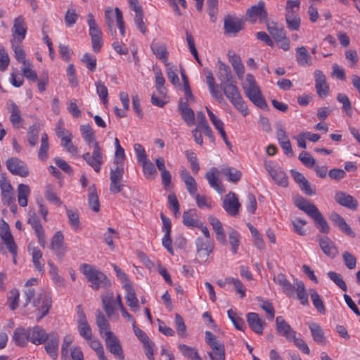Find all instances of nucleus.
Wrapping results in <instances>:
<instances>
[{
    "mask_svg": "<svg viewBox=\"0 0 360 360\" xmlns=\"http://www.w3.org/2000/svg\"><path fill=\"white\" fill-rule=\"evenodd\" d=\"M285 20L287 27L290 30H298L300 27V18L297 13H286Z\"/></svg>",
    "mask_w": 360,
    "mask_h": 360,
    "instance_id": "nucleus-52",
    "label": "nucleus"
},
{
    "mask_svg": "<svg viewBox=\"0 0 360 360\" xmlns=\"http://www.w3.org/2000/svg\"><path fill=\"white\" fill-rule=\"evenodd\" d=\"M265 168L272 179L279 186L286 187L288 184V177L281 167L273 162H266Z\"/></svg>",
    "mask_w": 360,
    "mask_h": 360,
    "instance_id": "nucleus-10",
    "label": "nucleus"
},
{
    "mask_svg": "<svg viewBox=\"0 0 360 360\" xmlns=\"http://www.w3.org/2000/svg\"><path fill=\"white\" fill-rule=\"evenodd\" d=\"M219 171L216 167H212L206 173L205 178L207 180L210 187L214 188L217 192L221 194L224 192V188L221 182L219 180L218 175Z\"/></svg>",
    "mask_w": 360,
    "mask_h": 360,
    "instance_id": "nucleus-26",
    "label": "nucleus"
},
{
    "mask_svg": "<svg viewBox=\"0 0 360 360\" xmlns=\"http://www.w3.org/2000/svg\"><path fill=\"white\" fill-rule=\"evenodd\" d=\"M178 349L184 357L188 358L190 360H201V358L198 355V351L195 347H192L184 344H180L178 346Z\"/></svg>",
    "mask_w": 360,
    "mask_h": 360,
    "instance_id": "nucleus-47",
    "label": "nucleus"
},
{
    "mask_svg": "<svg viewBox=\"0 0 360 360\" xmlns=\"http://www.w3.org/2000/svg\"><path fill=\"white\" fill-rule=\"evenodd\" d=\"M309 328L314 342L321 345L326 344V338L323 330L319 323L315 322L309 323Z\"/></svg>",
    "mask_w": 360,
    "mask_h": 360,
    "instance_id": "nucleus-35",
    "label": "nucleus"
},
{
    "mask_svg": "<svg viewBox=\"0 0 360 360\" xmlns=\"http://www.w3.org/2000/svg\"><path fill=\"white\" fill-rule=\"evenodd\" d=\"M334 198L338 204L350 210L354 211L358 207L356 199L346 192L336 191Z\"/></svg>",
    "mask_w": 360,
    "mask_h": 360,
    "instance_id": "nucleus-15",
    "label": "nucleus"
},
{
    "mask_svg": "<svg viewBox=\"0 0 360 360\" xmlns=\"http://www.w3.org/2000/svg\"><path fill=\"white\" fill-rule=\"evenodd\" d=\"M82 136L87 145L94 143L92 155L86 153L82 155V158L96 172H99L101 165L103 163L102 149L99 143L96 141L95 132L90 124H82L80 126Z\"/></svg>",
    "mask_w": 360,
    "mask_h": 360,
    "instance_id": "nucleus-1",
    "label": "nucleus"
},
{
    "mask_svg": "<svg viewBox=\"0 0 360 360\" xmlns=\"http://www.w3.org/2000/svg\"><path fill=\"white\" fill-rule=\"evenodd\" d=\"M295 204L300 210L303 211L314 220L316 227L321 233H329L330 226L327 221L314 204L311 203L309 200L302 197L296 199Z\"/></svg>",
    "mask_w": 360,
    "mask_h": 360,
    "instance_id": "nucleus-2",
    "label": "nucleus"
},
{
    "mask_svg": "<svg viewBox=\"0 0 360 360\" xmlns=\"http://www.w3.org/2000/svg\"><path fill=\"white\" fill-rule=\"evenodd\" d=\"M228 316L232 321L234 326L240 330H244L245 328V323L243 319L240 317L235 311L233 309H229L227 311Z\"/></svg>",
    "mask_w": 360,
    "mask_h": 360,
    "instance_id": "nucleus-56",
    "label": "nucleus"
},
{
    "mask_svg": "<svg viewBox=\"0 0 360 360\" xmlns=\"http://www.w3.org/2000/svg\"><path fill=\"white\" fill-rule=\"evenodd\" d=\"M28 251L32 255L34 268L41 274H44L45 271L44 264L40 262L42 258V253L41 250L37 247H31L29 245Z\"/></svg>",
    "mask_w": 360,
    "mask_h": 360,
    "instance_id": "nucleus-38",
    "label": "nucleus"
},
{
    "mask_svg": "<svg viewBox=\"0 0 360 360\" xmlns=\"http://www.w3.org/2000/svg\"><path fill=\"white\" fill-rule=\"evenodd\" d=\"M31 63L29 61H24V65L21 68L23 75L29 80L35 82L37 79V75L35 71L32 70Z\"/></svg>",
    "mask_w": 360,
    "mask_h": 360,
    "instance_id": "nucleus-61",
    "label": "nucleus"
},
{
    "mask_svg": "<svg viewBox=\"0 0 360 360\" xmlns=\"http://www.w3.org/2000/svg\"><path fill=\"white\" fill-rule=\"evenodd\" d=\"M50 248L58 257L62 258L65 255L67 248L64 242V236L61 231H57L54 234L51 239Z\"/></svg>",
    "mask_w": 360,
    "mask_h": 360,
    "instance_id": "nucleus-20",
    "label": "nucleus"
},
{
    "mask_svg": "<svg viewBox=\"0 0 360 360\" xmlns=\"http://www.w3.org/2000/svg\"><path fill=\"white\" fill-rule=\"evenodd\" d=\"M311 299L312 303H313L314 307L316 309V310L320 314H325L326 308H325L324 304H323L320 295H319V293L316 291L314 290L311 293Z\"/></svg>",
    "mask_w": 360,
    "mask_h": 360,
    "instance_id": "nucleus-60",
    "label": "nucleus"
},
{
    "mask_svg": "<svg viewBox=\"0 0 360 360\" xmlns=\"http://www.w3.org/2000/svg\"><path fill=\"white\" fill-rule=\"evenodd\" d=\"M267 29L276 41L283 39L286 36L284 28L278 27L276 24L269 25Z\"/></svg>",
    "mask_w": 360,
    "mask_h": 360,
    "instance_id": "nucleus-54",
    "label": "nucleus"
},
{
    "mask_svg": "<svg viewBox=\"0 0 360 360\" xmlns=\"http://www.w3.org/2000/svg\"><path fill=\"white\" fill-rule=\"evenodd\" d=\"M296 60L298 65L303 67L312 65V58L304 46L296 49Z\"/></svg>",
    "mask_w": 360,
    "mask_h": 360,
    "instance_id": "nucleus-41",
    "label": "nucleus"
},
{
    "mask_svg": "<svg viewBox=\"0 0 360 360\" xmlns=\"http://www.w3.org/2000/svg\"><path fill=\"white\" fill-rule=\"evenodd\" d=\"M222 207L229 215L235 217L238 214L241 205L238 201L236 194L230 191L224 197Z\"/></svg>",
    "mask_w": 360,
    "mask_h": 360,
    "instance_id": "nucleus-13",
    "label": "nucleus"
},
{
    "mask_svg": "<svg viewBox=\"0 0 360 360\" xmlns=\"http://www.w3.org/2000/svg\"><path fill=\"white\" fill-rule=\"evenodd\" d=\"M185 155L188 161L191 164V167L193 172L194 174H197L200 170V165L196 155L194 152L188 150L185 151Z\"/></svg>",
    "mask_w": 360,
    "mask_h": 360,
    "instance_id": "nucleus-64",
    "label": "nucleus"
},
{
    "mask_svg": "<svg viewBox=\"0 0 360 360\" xmlns=\"http://www.w3.org/2000/svg\"><path fill=\"white\" fill-rule=\"evenodd\" d=\"M247 97L258 108L265 110L268 108L257 82L252 74H247L245 81L242 84Z\"/></svg>",
    "mask_w": 360,
    "mask_h": 360,
    "instance_id": "nucleus-3",
    "label": "nucleus"
},
{
    "mask_svg": "<svg viewBox=\"0 0 360 360\" xmlns=\"http://www.w3.org/2000/svg\"><path fill=\"white\" fill-rule=\"evenodd\" d=\"M7 108L10 112L9 120L12 125L15 128H19L23 122V119L18 106L13 101H9Z\"/></svg>",
    "mask_w": 360,
    "mask_h": 360,
    "instance_id": "nucleus-28",
    "label": "nucleus"
},
{
    "mask_svg": "<svg viewBox=\"0 0 360 360\" xmlns=\"http://www.w3.org/2000/svg\"><path fill=\"white\" fill-rule=\"evenodd\" d=\"M178 110L181 114L182 119L188 126L191 127L194 124L195 113L190 108L187 101H184L182 99H180L178 105Z\"/></svg>",
    "mask_w": 360,
    "mask_h": 360,
    "instance_id": "nucleus-24",
    "label": "nucleus"
},
{
    "mask_svg": "<svg viewBox=\"0 0 360 360\" xmlns=\"http://www.w3.org/2000/svg\"><path fill=\"white\" fill-rule=\"evenodd\" d=\"M208 221L216 233L217 240L222 245H226L227 244V241L221 222L217 217L212 215L208 217Z\"/></svg>",
    "mask_w": 360,
    "mask_h": 360,
    "instance_id": "nucleus-30",
    "label": "nucleus"
},
{
    "mask_svg": "<svg viewBox=\"0 0 360 360\" xmlns=\"http://www.w3.org/2000/svg\"><path fill=\"white\" fill-rule=\"evenodd\" d=\"M81 271L90 283L94 290L99 288L107 289L110 287L111 283L106 276L95 266L89 264L81 265Z\"/></svg>",
    "mask_w": 360,
    "mask_h": 360,
    "instance_id": "nucleus-4",
    "label": "nucleus"
},
{
    "mask_svg": "<svg viewBox=\"0 0 360 360\" xmlns=\"http://www.w3.org/2000/svg\"><path fill=\"white\" fill-rule=\"evenodd\" d=\"M233 105L245 117L248 113V106L243 99L238 87L233 83L220 87Z\"/></svg>",
    "mask_w": 360,
    "mask_h": 360,
    "instance_id": "nucleus-5",
    "label": "nucleus"
},
{
    "mask_svg": "<svg viewBox=\"0 0 360 360\" xmlns=\"http://www.w3.org/2000/svg\"><path fill=\"white\" fill-rule=\"evenodd\" d=\"M30 341L36 345L45 343L51 336V333H47L40 326L30 328Z\"/></svg>",
    "mask_w": 360,
    "mask_h": 360,
    "instance_id": "nucleus-21",
    "label": "nucleus"
},
{
    "mask_svg": "<svg viewBox=\"0 0 360 360\" xmlns=\"http://www.w3.org/2000/svg\"><path fill=\"white\" fill-rule=\"evenodd\" d=\"M180 176L181 180L184 182L186 189L190 195H195L198 191V188L195 179L186 169L181 170Z\"/></svg>",
    "mask_w": 360,
    "mask_h": 360,
    "instance_id": "nucleus-37",
    "label": "nucleus"
},
{
    "mask_svg": "<svg viewBox=\"0 0 360 360\" xmlns=\"http://www.w3.org/2000/svg\"><path fill=\"white\" fill-rule=\"evenodd\" d=\"M12 32L13 39L11 41H17L18 44H20L25 39L27 33V27L22 16H18L14 20Z\"/></svg>",
    "mask_w": 360,
    "mask_h": 360,
    "instance_id": "nucleus-18",
    "label": "nucleus"
},
{
    "mask_svg": "<svg viewBox=\"0 0 360 360\" xmlns=\"http://www.w3.org/2000/svg\"><path fill=\"white\" fill-rule=\"evenodd\" d=\"M59 336L56 332H51V336L46 340L44 349L47 354L53 359L56 360L58 356Z\"/></svg>",
    "mask_w": 360,
    "mask_h": 360,
    "instance_id": "nucleus-22",
    "label": "nucleus"
},
{
    "mask_svg": "<svg viewBox=\"0 0 360 360\" xmlns=\"http://www.w3.org/2000/svg\"><path fill=\"white\" fill-rule=\"evenodd\" d=\"M247 15L250 20L255 21L257 17L264 20L267 18L268 14L265 10L264 2L261 1L257 4L252 6L247 10Z\"/></svg>",
    "mask_w": 360,
    "mask_h": 360,
    "instance_id": "nucleus-27",
    "label": "nucleus"
},
{
    "mask_svg": "<svg viewBox=\"0 0 360 360\" xmlns=\"http://www.w3.org/2000/svg\"><path fill=\"white\" fill-rule=\"evenodd\" d=\"M276 330L278 335L285 337L288 341H292L296 335V332L281 316L276 318Z\"/></svg>",
    "mask_w": 360,
    "mask_h": 360,
    "instance_id": "nucleus-17",
    "label": "nucleus"
},
{
    "mask_svg": "<svg viewBox=\"0 0 360 360\" xmlns=\"http://www.w3.org/2000/svg\"><path fill=\"white\" fill-rule=\"evenodd\" d=\"M39 126L34 124L30 126L27 131V141L32 147L37 145L39 139Z\"/></svg>",
    "mask_w": 360,
    "mask_h": 360,
    "instance_id": "nucleus-53",
    "label": "nucleus"
},
{
    "mask_svg": "<svg viewBox=\"0 0 360 360\" xmlns=\"http://www.w3.org/2000/svg\"><path fill=\"white\" fill-rule=\"evenodd\" d=\"M327 275L343 291L346 292L347 290V285L340 274L335 271H329Z\"/></svg>",
    "mask_w": 360,
    "mask_h": 360,
    "instance_id": "nucleus-62",
    "label": "nucleus"
},
{
    "mask_svg": "<svg viewBox=\"0 0 360 360\" xmlns=\"http://www.w3.org/2000/svg\"><path fill=\"white\" fill-rule=\"evenodd\" d=\"M319 246L323 252L330 258H334L338 253L335 243L327 236L319 239Z\"/></svg>",
    "mask_w": 360,
    "mask_h": 360,
    "instance_id": "nucleus-29",
    "label": "nucleus"
},
{
    "mask_svg": "<svg viewBox=\"0 0 360 360\" xmlns=\"http://www.w3.org/2000/svg\"><path fill=\"white\" fill-rule=\"evenodd\" d=\"M49 274L52 280L59 285L63 286L65 285L64 279L58 275V268L52 261H49Z\"/></svg>",
    "mask_w": 360,
    "mask_h": 360,
    "instance_id": "nucleus-58",
    "label": "nucleus"
},
{
    "mask_svg": "<svg viewBox=\"0 0 360 360\" xmlns=\"http://www.w3.org/2000/svg\"><path fill=\"white\" fill-rule=\"evenodd\" d=\"M247 322L252 331L258 335L263 333L266 322L257 313L249 312L247 314Z\"/></svg>",
    "mask_w": 360,
    "mask_h": 360,
    "instance_id": "nucleus-23",
    "label": "nucleus"
},
{
    "mask_svg": "<svg viewBox=\"0 0 360 360\" xmlns=\"http://www.w3.org/2000/svg\"><path fill=\"white\" fill-rule=\"evenodd\" d=\"M314 76L317 94L321 98H326L329 93V86L327 84L326 76L319 70L314 71Z\"/></svg>",
    "mask_w": 360,
    "mask_h": 360,
    "instance_id": "nucleus-19",
    "label": "nucleus"
},
{
    "mask_svg": "<svg viewBox=\"0 0 360 360\" xmlns=\"http://www.w3.org/2000/svg\"><path fill=\"white\" fill-rule=\"evenodd\" d=\"M30 328L18 327L13 331L12 340L17 346L23 347L30 341Z\"/></svg>",
    "mask_w": 360,
    "mask_h": 360,
    "instance_id": "nucleus-25",
    "label": "nucleus"
},
{
    "mask_svg": "<svg viewBox=\"0 0 360 360\" xmlns=\"http://www.w3.org/2000/svg\"><path fill=\"white\" fill-rule=\"evenodd\" d=\"M205 340L212 350H220V360H225V348L224 344L210 331L205 332Z\"/></svg>",
    "mask_w": 360,
    "mask_h": 360,
    "instance_id": "nucleus-33",
    "label": "nucleus"
},
{
    "mask_svg": "<svg viewBox=\"0 0 360 360\" xmlns=\"http://www.w3.org/2000/svg\"><path fill=\"white\" fill-rule=\"evenodd\" d=\"M150 47L155 56L163 63H166L168 59V52L166 45L163 43L153 42Z\"/></svg>",
    "mask_w": 360,
    "mask_h": 360,
    "instance_id": "nucleus-43",
    "label": "nucleus"
},
{
    "mask_svg": "<svg viewBox=\"0 0 360 360\" xmlns=\"http://www.w3.org/2000/svg\"><path fill=\"white\" fill-rule=\"evenodd\" d=\"M245 21L242 18L236 15H227L224 20V32L229 34L236 35L243 30Z\"/></svg>",
    "mask_w": 360,
    "mask_h": 360,
    "instance_id": "nucleus-9",
    "label": "nucleus"
},
{
    "mask_svg": "<svg viewBox=\"0 0 360 360\" xmlns=\"http://www.w3.org/2000/svg\"><path fill=\"white\" fill-rule=\"evenodd\" d=\"M183 224L188 228L197 227L200 223L198 220L196 210L191 209L183 213Z\"/></svg>",
    "mask_w": 360,
    "mask_h": 360,
    "instance_id": "nucleus-42",
    "label": "nucleus"
},
{
    "mask_svg": "<svg viewBox=\"0 0 360 360\" xmlns=\"http://www.w3.org/2000/svg\"><path fill=\"white\" fill-rule=\"evenodd\" d=\"M96 323L98 328L99 333L103 338L106 336L107 332H111L108 319L99 309L96 312Z\"/></svg>",
    "mask_w": 360,
    "mask_h": 360,
    "instance_id": "nucleus-39",
    "label": "nucleus"
},
{
    "mask_svg": "<svg viewBox=\"0 0 360 360\" xmlns=\"http://www.w3.org/2000/svg\"><path fill=\"white\" fill-rule=\"evenodd\" d=\"M49 149V138L46 133L41 134V145L38 153L39 160L44 161L48 158V151Z\"/></svg>",
    "mask_w": 360,
    "mask_h": 360,
    "instance_id": "nucleus-51",
    "label": "nucleus"
},
{
    "mask_svg": "<svg viewBox=\"0 0 360 360\" xmlns=\"http://www.w3.org/2000/svg\"><path fill=\"white\" fill-rule=\"evenodd\" d=\"M155 162L160 172L162 185L165 189H167L171 185L172 176L170 172L165 167V160L163 158L159 157L155 159Z\"/></svg>",
    "mask_w": 360,
    "mask_h": 360,
    "instance_id": "nucleus-31",
    "label": "nucleus"
},
{
    "mask_svg": "<svg viewBox=\"0 0 360 360\" xmlns=\"http://www.w3.org/2000/svg\"><path fill=\"white\" fill-rule=\"evenodd\" d=\"M240 235L238 232L234 229H231L229 233V242L231 246V252L236 254L240 245Z\"/></svg>",
    "mask_w": 360,
    "mask_h": 360,
    "instance_id": "nucleus-55",
    "label": "nucleus"
},
{
    "mask_svg": "<svg viewBox=\"0 0 360 360\" xmlns=\"http://www.w3.org/2000/svg\"><path fill=\"white\" fill-rule=\"evenodd\" d=\"M229 61L231 63L239 79H243L245 73V68L242 63L240 58L235 53L231 56L229 55Z\"/></svg>",
    "mask_w": 360,
    "mask_h": 360,
    "instance_id": "nucleus-45",
    "label": "nucleus"
},
{
    "mask_svg": "<svg viewBox=\"0 0 360 360\" xmlns=\"http://www.w3.org/2000/svg\"><path fill=\"white\" fill-rule=\"evenodd\" d=\"M31 190L28 185L20 184L18 186V202L20 206L24 207L27 205V198Z\"/></svg>",
    "mask_w": 360,
    "mask_h": 360,
    "instance_id": "nucleus-44",
    "label": "nucleus"
},
{
    "mask_svg": "<svg viewBox=\"0 0 360 360\" xmlns=\"http://www.w3.org/2000/svg\"><path fill=\"white\" fill-rule=\"evenodd\" d=\"M51 304L52 300L51 295L46 292L39 294L37 297L34 300L33 306L35 308L34 312L37 314V322L48 314Z\"/></svg>",
    "mask_w": 360,
    "mask_h": 360,
    "instance_id": "nucleus-7",
    "label": "nucleus"
},
{
    "mask_svg": "<svg viewBox=\"0 0 360 360\" xmlns=\"http://www.w3.org/2000/svg\"><path fill=\"white\" fill-rule=\"evenodd\" d=\"M81 61L85 65L86 68L89 71L94 72L96 70L97 60L94 56L89 53H86L82 56Z\"/></svg>",
    "mask_w": 360,
    "mask_h": 360,
    "instance_id": "nucleus-57",
    "label": "nucleus"
},
{
    "mask_svg": "<svg viewBox=\"0 0 360 360\" xmlns=\"http://www.w3.org/2000/svg\"><path fill=\"white\" fill-rule=\"evenodd\" d=\"M143 167V173L147 179H154L157 175V170L153 163L148 159L139 163Z\"/></svg>",
    "mask_w": 360,
    "mask_h": 360,
    "instance_id": "nucleus-46",
    "label": "nucleus"
},
{
    "mask_svg": "<svg viewBox=\"0 0 360 360\" xmlns=\"http://www.w3.org/2000/svg\"><path fill=\"white\" fill-rule=\"evenodd\" d=\"M77 324L79 335L86 340H91L92 337L91 329L87 322L86 315L80 305L77 306Z\"/></svg>",
    "mask_w": 360,
    "mask_h": 360,
    "instance_id": "nucleus-16",
    "label": "nucleus"
},
{
    "mask_svg": "<svg viewBox=\"0 0 360 360\" xmlns=\"http://www.w3.org/2000/svg\"><path fill=\"white\" fill-rule=\"evenodd\" d=\"M101 300L103 307L108 317L112 316L115 311L114 295L112 292H107L102 295Z\"/></svg>",
    "mask_w": 360,
    "mask_h": 360,
    "instance_id": "nucleus-40",
    "label": "nucleus"
},
{
    "mask_svg": "<svg viewBox=\"0 0 360 360\" xmlns=\"http://www.w3.org/2000/svg\"><path fill=\"white\" fill-rule=\"evenodd\" d=\"M274 281L283 289V292L288 297H292L295 292V287L290 283L286 276L283 274H278L274 276Z\"/></svg>",
    "mask_w": 360,
    "mask_h": 360,
    "instance_id": "nucleus-32",
    "label": "nucleus"
},
{
    "mask_svg": "<svg viewBox=\"0 0 360 360\" xmlns=\"http://www.w3.org/2000/svg\"><path fill=\"white\" fill-rule=\"evenodd\" d=\"M221 173L226 176L228 181L236 183L241 178V172L233 167H224L221 169Z\"/></svg>",
    "mask_w": 360,
    "mask_h": 360,
    "instance_id": "nucleus-50",
    "label": "nucleus"
},
{
    "mask_svg": "<svg viewBox=\"0 0 360 360\" xmlns=\"http://www.w3.org/2000/svg\"><path fill=\"white\" fill-rule=\"evenodd\" d=\"M124 290L127 292L126 301L127 305L131 308L134 311H138L139 309V300L136 296L134 290L132 288L131 283H127L124 285Z\"/></svg>",
    "mask_w": 360,
    "mask_h": 360,
    "instance_id": "nucleus-36",
    "label": "nucleus"
},
{
    "mask_svg": "<svg viewBox=\"0 0 360 360\" xmlns=\"http://www.w3.org/2000/svg\"><path fill=\"white\" fill-rule=\"evenodd\" d=\"M337 100L342 104V110L348 115L351 116L352 114V104L348 96L344 94H338L337 96Z\"/></svg>",
    "mask_w": 360,
    "mask_h": 360,
    "instance_id": "nucleus-63",
    "label": "nucleus"
},
{
    "mask_svg": "<svg viewBox=\"0 0 360 360\" xmlns=\"http://www.w3.org/2000/svg\"><path fill=\"white\" fill-rule=\"evenodd\" d=\"M88 203L91 209L94 212H99L100 204L98 200V196L96 193V190L94 185L89 188Z\"/></svg>",
    "mask_w": 360,
    "mask_h": 360,
    "instance_id": "nucleus-48",
    "label": "nucleus"
},
{
    "mask_svg": "<svg viewBox=\"0 0 360 360\" xmlns=\"http://www.w3.org/2000/svg\"><path fill=\"white\" fill-rule=\"evenodd\" d=\"M207 13L210 17V21L215 22L218 13V0H207Z\"/></svg>",
    "mask_w": 360,
    "mask_h": 360,
    "instance_id": "nucleus-59",
    "label": "nucleus"
},
{
    "mask_svg": "<svg viewBox=\"0 0 360 360\" xmlns=\"http://www.w3.org/2000/svg\"><path fill=\"white\" fill-rule=\"evenodd\" d=\"M87 18L92 49L95 53H98L103 44L102 31L96 23L92 13H89Z\"/></svg>",
    "mask_w": 360,
    "mask_h": 360,
    "instance_id": "nucleus-6",
    "label": "nucleus"
},
{
    "mask_svg": "<svg viewBox=\"0 0 360 360\" xmlns=\"http://www.w3.org/2000/svg\"><path fill=\"white\" fill-rule=\"evenodd\" d=\"M217 77L220 80V87L232 83V75L230 68L220 61L219 62Z\"/></svg>",
    "mask_w": 360,
    "mask_h": 360,
    "instance_id": "nucleus-34",
    "label": "nucleus"
},
{
    "mask_svg": "<svg viewBox=\"0 0 360 360\" xmlns=\"http://www.w3.org/2000/svg\"><path fill=\"white\" fill-rule=\"evenodd\" d=\"M196 254L203 262H206L210 255L213 252L214 242L211 238H202L198 237L195 240Z\"/></svg>",
    "mask_w": 360,
    "mask_h": 360,
    "instance_id": "nucleus-8",
    "label": "nucleus"
},
{
    "mask_svg": "<svg viewBox=\"0 0 360 360\" xmlns=\"http://www.w3.org/2000/svg\"><path fill=\"white\" fill-rule=\"evenodd\" d=\"M0 237L4 240L9 252L15 257L17 255V246L11 233L8 224L4 220L0 221Z\"/></svg>",
    "mask_w": 360,
    "mask_h": 360,
    "instance_id": "nucleus-12",
    "label": "nucleus"
},
{
    "mask_svg": "<svg viewBox=\"0 0 360 360\" xmlns=\"http://www.w3.org/2000/svg\"><path fill=\"white\" fill-rule=\"evenodd\" d=\"M107 349L120 360L124 359V355L118 338L112 332H107L104 337Z\"/></svg>",
    "mask_w": 360,
    "mask_h": 360,
    "instance_id": "nucleus-11",
    "label": "nucleus"
},
{
    "mask_svg": "<svg viewBox=\"0 0 360 360\" xmlns=\"http://www.w3.org/2000/svg\"><path fill=\"white\" fill-rule=\"evenodd\" d=\"M6 167L11 173L25 177L29 174V169L24 162L17 158H9L6 161Z\"/></svg>",
    "mask_w": 360,
    "mask_h": 360,
    "instance_id": "nucleus-14",
    "label": "nucleus"
},
{
    "mask_svg": "<svg viewBox=\"0 0 360 360\" xmlns=\"http://www.w3.org/2000/svg\"><path fill=\"white\" fill-rule=\"evenodd\" d=\"M296 287L295 291L297 292V298L300 300V303L303 305H308V294L306 292V289L304 283L301 281H297L295 282Z\"/></svg>",
    "mask_w": 360,
    "mask_h": 360,
    "instance_id": "nucleus-49",
    "label": "nucleus"
}]
</instances>
